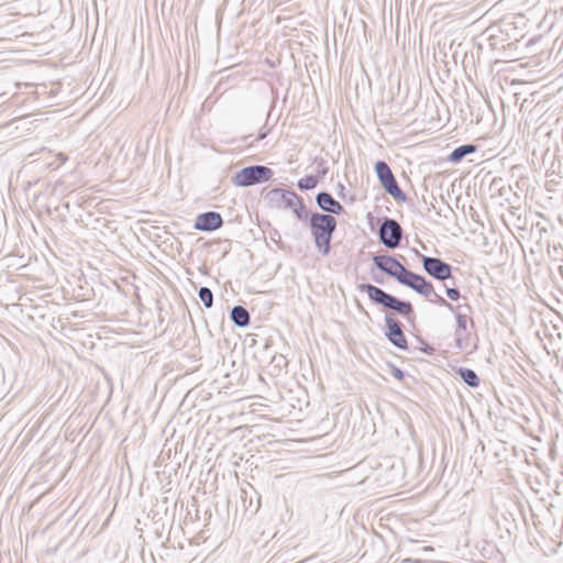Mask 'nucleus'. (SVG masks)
<instances>
[{"instance_id":"4468645a","label":"nucleus","mask_w":563,"mask_h":563,"mask_svg":"<svg viewBox=\"0 0 563 563\" xmlns=\"http://www.w3.org/2000/svg\"><path fill=\"white\" fill-rule=\"evenodd\" d=\"M230 319L239 328H245L251 322L250 312L241 305H236L231 309Z\"/></svg>"},{"instance_id":"cd10ccee","label":"nucleus","mask_w":563,"mask_h":563,"mask_svg":"<svg viewBox=\"0 0 563 563\" xmlns=\"http://www.w3.org/2000/svg\"><path fill=\"white\" fill-rule=\"evenodd\" d=\"M327 173H328V168L327 167H323L322 169H318V175L317 176H319V180L321 178H323Z\"/></svg>"},{"instance_id":"5701e85b","label":"nucleus","mask_w":563,"mask_h":563,"mask_svg":"<svg viewBox=\"0 0 563 563\" xmlns=\"http://www.w3.org/2000/svg\"><path fill=\"white\" fill-rule=\"evenodd\" d=\"M420 351L429 356L433 355L435 352V349L430 345L429 343L423 342L422 346L420 347Z\"/></svg>"},{"instance_id":"f8f14e48","label":"nucleus","mask_w":563,"mask_h":563,"mask_svg":"<svg viewBox=\"0 0 563 563\" xmlns=\"http://www.w3.org/2000/svg\"><path fill=\"white\" fill-rule=\"evenodd\" d=\"M316 203L322 210L321 213L340 216L345 212L344 207L328 191H320L316 195Z\"/></svg>"},{"instance_id":"39448f33","label":"nucleus","mask_w":563,"mask_h":563,"mask_svg":"<svg viewBox=\"0 0 563 563\" xmlns=\"http://www.w3.org/2000/svg\"><path fill=\"white\" fill-rule=\"evenodd\" d=\"M375 174L385 192L391 196L397 202H406L407 195L401 190L398 181L385 161H377L374 165Z\"/></svg>"},{"instance_id":"dca6fc26","label":"nucleus","mask_w":563,"mask_h":563,"mask_svg":"<svg viewBox=\"0 0 563 563\" xmlns=\"http://www.w3.org/2000/svg\"><path fill=\"white\" fill-rule=\"evenodd\" d=\"M460 311H461L460 308H454V311H453L455 314V321H456L455 333L466 332L468 322L474 328L473 319L470 316H467L466 312L461 313Z\"/></svg>"},{"instance_id":"2eb2a0df","label":"nucleus","mask_w":563,"mask_h":563,"mask_svg":"<svg viewBox=\"0 0 563 563\" xmlns=\"http://www.w3.org/2000/svg\"><path fill=\"white\" fill-rule=\"evenodd\" d=\"M455 373L468 387L476 388L479 386V377L472 368L459 367L455 369Z\"/></svg>"},{"instance_id":"412c9836","label":"nucleus","mask_w":563,"mask_h":563,"mask_svg":"<svg viewBox=\"0 0 563 563\" xmlns=\"http://www.w3.org/2000/svg\"><path fill=\"white\" fill-rule=\"evenodd\" d=\"M271 364L275 367V368H278V371H280L282 368L286 367L287 364H288V361L287 358L282 355V354H278V355H274L272 357V361H271Z\"/></svg>"},{"instance_id":"423d86ee","label":"nucleus","mask_w":563,"mask_h":563,"mask_svg":"<svg viewBox=\"0 0 563 563\" xmlns=\"http://www.w3.org/2000/svg\"><path fill=\"white\" fill-rule=\"evenodd\" d=\"M404 230L397 220L384 217L378 230L379 242L389 250H395L399 246L402 238Z\"/></svg>"},{"instance_id":"9d476101","label":"nucleus","mask_w":563,"mask_h":563,"mask_svg":"<svg viewBox=\"0 0 563 563\" xmlns=\"http://www.w3.org/2000/svg\"><path fill=\"white\" fill-rule=\"evenodd\" d=\"M415 291L420 296L429 298L431 303L438 305L440 307H445L450 311H454L453 305L440 296L433 287V284L428 280L426 277L421 283L415 285Z\"/></svg>"},{"instance_id":"393cba45","label":"nucleus","mask_w":563,"mask_h":563,"mask_svg":"<svg viewBox=\"0 0 563 563\" xmlns=\"http://www.w3.org/2000/svg\"><path fill=\"white\" fill-rule=\"evenodd\" d=\"M453 308H460V309H461V311H460V312H461V313L466 312V313H467V316H470V313H472V312H473V308H472V306H471V305H468V303L459 305V306H453Z\"/></svg>"},{"instance_id":"4be33fe9","label":"nucleus","mask_w":563,"mask_h":563,"mask_svg":"<svg viewBox=\"0 0 563 563\" xmlns=\"http://www.w3.org/2000/svg\"><path fill=\"white\" fill-rule=\"evenodd\" d=\"M387 366L389 368V373L398 380H404L405 377H406V373L399 368L398 366H396L395 364L393 363H387Z\"/></svg>"},{"instance_id":"b1692460","label":"nucleus","mask_w":563,"mask_h":563,"mask_svg":"<svg viewBox=\"0 0 563 563\" xmlns=\"http://www.w3.org/2000/svg\"><path fill=\"white\" fill-rule=\"evenodd\" d=\"M455 345L457 349L463 350L465 347L463 333H455Z\"/></svg>"},{"instance_id":"1a4fd4ad","label":"nucleus","mask_w":563,"mask_h":563,"mask_svg":"<svg viewBox=\"0 0 563 563\" xmlns=\"http://www.w3.org/2000/svg\"><path fill=\"white\" fill-rule=\"evenodd\" d=\"M374 266L382 273L395 278L399 282V278L404 275L407 268L394 256L389 254H374L372 257Z\"/></svg>"},{"instance_id":"ddd939ff","label":"nucleus","mask_w":563,"mask_h":563,"mask_svg":"<svg viewBox=\"0 0 563 563\" xmlns=\"http://www.w3.org/2000/svg\"><path fill=\"white\" fill-rule=\"evenodd\" d=\"M477 151V145L473 143L462 144L455 147L449 155L448 162L452 164L461 163L467 155L473 154Z\"/></svg>"},{"instance_id":"7c9ffc66","label":"nucleus","mask_w":563,"mask_h":563,"mask_svg":"<svg viewBox=\"0 0 563 563\" xmlns=\"http://www.w3.org/2000/svg\"><path fill=\"white\" fill-rule=\"evenodd\" d=\"M339 188H340V191H339V196L343 197V191H344V185L342 184H339Z\"/></svg>"},{"instance_id":"c85d7f7f","label":"nucleus","mask_w":563,"mask_h":563,"mask_svg":"<svg viewBox=\"0 0 563 563\" xmlns=\"http://www.w3.org/2000/svg\"><path fill=\"white\" fill-rule=\"evenodd\" d=\"M267 134H268V131H261L256 140L257 141L264 140L267 136Z\"/></svg>"},{"instance_id":"6e6552de","label":"nucleus","mask_w":563,"mask_h":563,"mask_svg":"<svg viewBox=\"0 0 563 563\" xmlns=\"http://www.w3.org/2000/svg\"><path fill=\"white\" fill-rule=\"evenodd\" d=\"M384 321V334L386 339L398 350L407 351L409 345L404 332V324L391 313H386Z\"/></svg>"},{"instance_id":"c756f323","label":"nucleus","mask_w":563,"mask_h":563,"mask_svg":"<svg viewBox=\"0 0 563 563\" xmlns=\"http://www.w3.org/2000/svg\"><path fill=\"white\" fill-rule=\"evenodd\" d=\"M373 280L378 283V284H383L384 279L382 276H377V275H373Z\"/></svg>"},{"instance_id":"20e7f679","label":"nucleus","mask_w":563,"mask_h":563,"mask_svg":"<svg viewBox=\"0 0 563 563\" xmlns=\"http://www.w3.org/2000/svg\"><path fill=\"white\" fill-rule=\"evenodd\" d=\"M273 176L274 172L269 167L265 165H251L235 172L231 177V183L238 187H250L266 183Z\"/></svg>"},{"instance_id":"a878e982","label":"nucleus","mask_w":563,"mask_h":563,"mask_svg":"<svg viewBox=\"0 0 563 563\" xmlns=\"http://www.w3.org/2000/svg\"><path fill=\"white\" fill-rule=\"evenodd\" d=\"M55 159L58 162L56 166H60L68 159V156L64 153H58L55 155Z\"/></svg>"},{"instance_id":"9b49d317","label":"nucleus","mask_w":563,"mask_h":563,"mask_svg":"<svg viewBox=\"0 0 563 563\" xmlns=\"http://www.w3.org/2000/svg\"><path fill=\"white\" fill-rule=\"evenodd\" d=\"M224 221L219 212L207 211L196 217L194 228L202 232H212L220 229Z\"/></svg>"},{"instance_id":"bb28decb","label":"nucleus","mask_w":563,"mask_h":563,"mask_svg":"<svg viewBox=\"0 0 563 563\" xmlns=\"http://www.w3.org/2000/svg\"><path fill=\"white\" fill-rule=\"evenodd\" d=\"M58 162L54 158L52 162H48L46 164L47 168H51V169H57L59 166H56Z\"/></svg>"},{"instance_id":"6ab92c4d","label":"nucleus","mask_w":563,"mask_h":563,"mask_svg":"<svg viewBox=\"0 0 563 563\" xmlns=\"http://www.w3.org/2000/svg\"><path fill=\"white\" fill-rule=\"evenodd\" d=\"M198 297L206 308H211L213 305V294L209 287L202 286L198 290Z\"/></svg>"},{"instance_id":"f3484780","label":"nucleus","mask_w":563,"mask_h":563,"mask_svg":"<svg viewBox=\"0 0 563 563\" xmlns=\"http://www.w3.org/2000/svg\"><path fill=\"white\" fill-rule=\"evenodd\" d=\"M423 278H424V276L417 274L415 272H411L407 268V271L404 273L401 278H399L398 283L400 285H404V286L415 290V285L421 283Z\"/></svg>"},{"instance_id":"aec40b11","label":"nucleus","mask_w":563,"mask_h":563,"mask_svg":"<svg viewBox=\"0 0 563 563\" xmlns=\"http://www.w3.org/2000/svg\"><path fill=\"white\" fill-rule=\"evenodd\" d=\"M455 283L453 282V287L444 284L445 294L450 300L456 301L461 298V292L459 288L454 287Z\"/></svg>"},{"instance_id":"7ed1b4c3","label":"nucleus","mask_w":563,"mask_h":563,"mask_svg":"<svg viewBox=\"0 0 563 563\" xmlns=\"http://www.w3.org/2000/svg\"><path fill=\"white\" fill-rule=\"evenodd\" d=\"M267 206L272 209L291 210L297 220L306 218L307 206L301 196L288 188H272L264 194Z\"/></svg>"},{"instance_id":"f03ea898","label":"nucleus","mask_w":563,"mask_h":563,"mask_svg":"<svg viewBox=\"0 0 563 563\" xmlns=\"http://www.w3.org/2000/svg\"><path fill=\"white\" fill-rule=\"evenodd\" d=\"M357 288L361 292H365L373 303L393 310L409 321L415 319L416 314L410 301L401 300L369 283H362Z\"/></svg>"},{"instance_id":"a211bd4d","label":"nucleus","mask_w":563,"mask_h":563,"mask_svg":"<svg viewBox=\"0 0 563 563\" xmlns=\"http://www.w3.org/2000/svg\"><path fill=\"white\" fill-rule=\"evenodd\" d=\"M319 184V176L307 175L300 178L297 183V187L301 191L314 189Z\"/></svg>"},{"instance_id":"0eeeda50","label":"nucleus","mask_w":563,"mask_h":563,"mask_svg":"<svg viewBox=\"0 0 563 563\" xmlns=\"http://www.w3.org/2000/svg\"><path fill=\"white\" fill-rule=\"evenodd\" d=\"M423 271L432 278L445 282L448 279L454 280L452 275L453 267L440 257L427 256L418 253Z\"/></svg>"},{"instance_id":"f257e3e1","label":"nucleus","mask_w":563,"mask_h":563,"mask_svg":"<svg viewBox=\"0 0 563 563\" xmlns=\"http://www.w3.org/2000/svg\"><path fill=\"white\" fill-rule=\"evenodd\" d=\"M310 230L317 251L323 256L331 252V241L338 228V220L331 216L306 209V218L299 220Z\"/></svg>"}]
</instances>
